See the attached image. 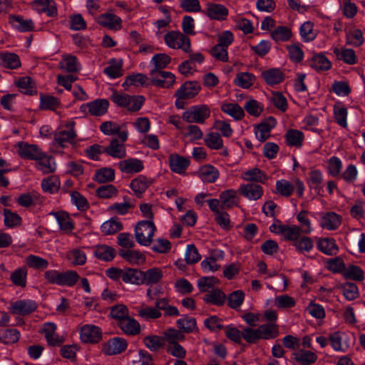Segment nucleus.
Returning a JSON list of instances; mask_svg holds the SVG:
<instances>
[{
	"instance_id": "nucleus-1",
	"label": "nucleus",
	"mask_w": 365,
	"mask_h": 365,
	"mask_svg": "<svg viewBox=\"0 0 365 365\" xmlns=\"http://www.w3.org/2000/svg\"><path fill=\"white\" fill-rule=\"evenodd\" d=\"M269 230L272 233L279 235L284 241L291 242L299 253L309 252L314 247L312 240L309 237L302 235V230L297 225L282 223L280 220L274 218V222L269 226Z\"/></svg>"
},
{
	"instance_id": "nucleus-2",
	"label": "nucleus",
	"mask_w": 365,
	"mask_h": 365,
	"mask_svg": "<svg viewBox=\"0 0 365 365\" xmlns=\"http://www.w3.org/2000/svg\"><path fill=\"white\" fill-rule=\"evenodd\" d=\"M111 101L119 107L135 112L141 108L145 98L142 96H130L125 93L113 91Z\"/></svg>"
},
{
	"instance_id": "nucleus-3",
	"label": "nucleus",
	"mask_w": 365,
	"mask_h": 365,
	"mask_svg": "<svg viewBox=\"0 0 365 365\" xmlns=\"http://www.w3.org/2000/svg\"><path fill=\"white\" fill-rule=\"evenodd\" d=\"M43 276L48 283L58 286L71 287L78 279V274L75 271L62 272L56 269H49L44 272Z\"/></svg>"
},
{
	"instance_id": "nucleus-4",
	"label": "nucleus",
	"mask_w": 365,
	"mask_h": 365,
	"mask_svg": "<svg viewBox=\"0 0 365 365\" xmlns=\"http://www.w3.org/2000/svg\"><path fill=\"white\" fill-rule=\"evenodd\" d=\"M156 231L153 220H141L135 227V237L138 244L148 247L153 242L154 234Z\"/></svg>"
},
{
	"instance_id": "nucleus-5",
	"label": "nucleus",
	"mask_w": 365,
	"mask_h": 365,
	"mask_svg": "<svg viewBox=\"0 0 365 365\" xmlns=\"http://www.w3.org/2000/svg\"><path fill=\"white\" fill-rule=\"evenodd\" d=\"M210 108L205 104L196 105L183 112L182 118L189 123L202 124L210 116Z\"/></svg>"
},
{
	"instance_id": "nucleus-6",
	"label": "nucleus",
	"mask_w": 365,
	"mask_h": 365,
	"mask_svg": "<svg viewBox=\"0 0 365 365\" xmlns=\"http://www.w3.org/2000/svg\"><path fill=\"white\" fill-rule=\"evenodd\" d=\"M294 190H296L297 196L302 198L305 187L304 182L299 178H294L292 182L285 179H281L276 182V192L282 196H290Z\"/></svg>"
},
{
	"instance_id": "nucleus-7",
	"label": "nucleus",
	"mask_w": 365,
	"mask_h": 365,
	"mask_svg": "<svg viewBox=\"0 0 365 365\" xmlns=\"http://www.w3.org/2000/svg\"><path fill=\"white\" fill-rule=\"evenodd\" d=\"M164 39L165 44L170 48L181 49L186 53L191 51L190 38L180 31H169L165 35Z\"/></svg>"
},
{
	"instance_id": "nucleus-8",
	"label": "nucleus",
	"mask_w": 365,
	"mask_h": 365,
	"mask_svg": "<svg viewBox=\"0 0 365 365\" xmlns=\"http://www.w3.org/2000/svg\"><path fill=\"white\" fill-rule=\"evenodd\" d=\"M75 121L71 120L63 124L54 135L55 143L61 147H64L65 143H72L77 137L74 129Z\"/></svg>"
},
{
	"instance_id": "nucleus-9",
	"label": "nucleus",
	"mask_w": 365,
	"mask_h": 365,
	"mask_svg": "<svg viewBox=\"0 0 365 365\" xmlns=\"http://www.w3.org/2000/svg\"><path fill=\"white\" fill-rule=\"evenodd\" d=\"M37 308L36 303L31 299H19L10 303L9 309L16 315H28Z\"/></svg>"
},
{
	"instance_id": "nucleus-10",
	"label": "nucleus",
	"mask_w": 365,
	"mask_h": 365,
	"mask_svg": "<svg viewBox=\"0 0 365 365\" xmlns=\"http://www.w3.org/2000/svg\"><path fill=\"white\" fill-rule=\"evenodd\" d=\"M329 339L336 351L346 352L351 346L350 338L345 332L334 331L329 334Z\"/></svg>"
},
{
	"instance_id": "nucleus-11",
	"label": "nucleus",
	"mask_w": 365,
	"mask_h": 365,
	"mask_svg": "<svg viewBox=\"0 0 365 365\" xmlns=\"http://www.w3.org/2000/svg\"><path fill=\"white\" fill-rule=\"evenodd\" d=\"M277 120L274 117H269L261 123L255 126V134L257 139L264 142L271 136L272 130L276 126Z\"/></svg>"
},
{
	"instance_id": "nucleus-12",
	"label": "nucleus",
	"mask_w": 365,
	"mask_h": 365,
	"mask_svg": "<svg viewBox=\"0 0 365 365\" xmlns=\"http://www.w3.org/2000/svg\"><path fill=\"white\" fill-rule=\"evenodd\" d=\"M128 346L127 341L121 337H114L108 340L103 346V351L106 355H115L124 351Z\"/></svg>"
},
{
	"instance_id": "nucleus-13",
	"label": "nucleus",
	"mask_w": 365,
	"mask_h": 365,
	"mask_svg": "<svg viewBox=\"0 0 365 365\" xmlns=\"http://www.w3.org/2000/svg\"><path fill=\"white\" fill-rule=\"evenodd\" d=\"M102 336L101 329L93 324H85L80 329V338L85 343L98 342Z\"/></svg>"
},
{
	"instance_id": "nucleus-14",
	"label": "nucleus",
	"mask_w": 365,
	"mask_h": 365,
	"mask_svg": "<svg viewBox=\"0 0 365 365\" xmlns=\"http://www.w3.org/2000/svg\"><path fill=\"white\" fill-rule=\"evenodd\" d=\"M204 13L210 19L224 21L227 19L229 11L228 9L222 4L208 2Z\"/></svg>"
},
{
	"instance_id": "nucleus-15",
	"label": "nucleus",
	"mask_w": 365,
	"mask_h": 365,
	"mask_svg": "<svg viewBox=\"0 0 365 365\" xmlns=\"http://www.w3.org/2000/svg\"><path fill=\"white\" fill-rule=\"evenodd\" d=\"M15 147L18 155L24 159L35 160L42 151L36 145L24 141L17 143Z\"/></svg>"
},
{
	"instance_id": "nucleus-16",
	"label": "nucleus",
	"mask_w": 365,
	"mask_h": 365,
	"mask_svg": "<svg viewBox=\"0 0 365 365\" xmlns=\"http://www.w3.org/2000/svg\"><path fill=\"white\" fill-rule=\"evenodd\" d=\"M36 161V168L43 174L53 173L56 170V165L54 159L41 151L40 155L34 160Z\"/></svg>"
},
{
	"instance_id": "nucleus-17",
	"label": "nucleus",
	"mask_w": 365,
	"mask_h": 365,
	"mask_svg": "<svg viewBox=\"0 0 365 365\" xmlns=\"http://www.w3.org/2000/svg\"><path fill=\"white\" fill-rule=\"evenodd\" d=\"M109 103L106 99H97L91 102L83 104L81 107L82 110H88L92 115L100 116L105 114L108 108Z\"/></svg>"
},
{
	"instance_id": "nucleus-18",
	"label": "nucleus",
	"mask_w": 365,
	"mask_h": 365,
	"mask_svg": "<svg viewBox=\"0 0 365 365\" xmlns=\"http://www.w3.org/2000/svg\"><path fill=\"white\" fill-rule=\"evenodd\" d=\"M238 191L249 200L259 199L264 192L262 187L255 183L242 184L239 187Z\"/></svg>"
},
{
	"instance_id": "nucleus-19",
	"label": "nucleus",
	"mask_w": 365,
	"mask_h": 365,
	"mask_svg": "<svg viewBox=\"0 0 365 365\" xmlns=\"http://www.w3.org/2000/svg\"><path fill=\"white\" fill-rule=\"evenodd\" d=\"M101 131L106 135L118 134L119 139L122 142L126 141L128 137V133L125 130H121L119 124L113 121H106L100 125Z\"/></svg>"
},
{
	"instance_id": "nucleus-20",
	"label": "nucleus",
	"mask_w": 365,
	"mask_h": 365,
	"mask_svg": "<svg viewBox=\"0 0 365 365\" xmlns=\"http://www.w3.org/2000/svg\"><path fill=\"white\" fill-rule=\"evenodd\" d=\"M56 324L53 322H47L43 324L40 332L43 334L48 344L56 346L63 342V337L56 333Z\"/></svg>"
},
{
	"instance_id": "nucleus-21",
	"label": "nucleus",
	"mask_w": 365,
	"mask_h": 365,
	"mask_svg": "<svg viewBox=\"0 0 365 365\" xmlns=\"http://www.w3.org/2000/svg\"><path fill=\"white\" fill-rule=\"evenodd\" d=\"M96 22L112 30H119L121 28V19L113 13H104L96 19Z\"/></svg>"
},
{
	"instance_id": "nucleus-22",
	"label": "nucleus",
	"mask_w": 365,
	"mask_h": 365,
	"mask_svg": "<svg viewBox=\"0 0 365 365\" xmlns=\"http://www.w3.org/2000/svg\"><path fill=\"white\" fill-rule=\"evenodd\" d=\"M32 8L38 13H46L48 16H57V9L54 0H35Z\"/></svg>"
},
{
	"instance_id": "nucleus-23",
	"label": "nucleus",
	"mask_w": 365,
	"mask_h": 365,
	"mask_svg": "<svg viewBox=\"0 0 365 365\" xmlns=\"http://www.w3.org/2000/svg\"><path fill=\"white\" fill-rule=\"evenodd\" d=\"M200 88V84L197 82H186L176 91L175 96L180 99L191 98L199 93Z\"/></svg>"
},
{
	"instance_id": "nucleus-24",
	"label": "nucleus",
	"mask_w": 365,
	"mask_h": 365,
	"mask_svg": "<svg viewBox=\"0 0 365 365\" xmlns=\"http://www.w3.org/2000/svg\"><path fill=\"white\" fill-rule=\"evenodd\" d=\"M150 76L153 85L163 88H170L175 82V75L169 71H159L155 75Z\"/></svg>"
},
{
	"instance_id": "nucleus-25",
	"label": "nucleus",
	"mask_w": 365,
	"mask_h": 365,
	"mask_svg": "<svg viewBox=\"0 0 365 365\" xmlns=\"http://www.w3.org/2000/svg\"><path fill=\"white\" fill-rule=\"evenodd\" d=\"M9 22L14 29L21 32L31 31L34 29V24L31 19H24L21 16H10Z\"/></svg>"
},
{
	"instance_id": "nucleus-26",
	"label": "nucleus",
	"mask_w": 365,
	"mask_h": 365,
	"mask_svg": "<svg viewBox=\"0 0 365 365\" xmlns=\"http://www.w3.org/2000/svg\"><path fill=\"white\" fill-rule=\"evenodd\" d=\"M120 256L130 264H143L146 261L145 254L137 250L120 251Z\"/></svg>"
},
{
	"instance_id": "nucleus-27",
	"label": "nucleus",
	"mask_w": 365,
	"mask_h": 365,
	"mask_svg": "<svg viewBox=\"0 0 365 365\" xmlns=\"http://www.w3.org/2000/svg\"><path fill=\"white\" fill-rule=\"evenodd\" d=\"M115 254V250L107 245H98L93 247V256L103 261L113 260Z\"/></svg>"
},
{
	"instance_id": "nucleus-28",
	"label": "nucleus",
	"mask_w": 365,
	"mask_h": 365,
	"mask_svg": "<svg viewBox=\"0 0 365 365\" xmlns=\"http://www.w3.org/2000/svg\"><path fill=\"white\" fill-rule=\"evenodd\" d=\"M120 170L127 174L140 172L143 169V162L135 158H129L118 163Z\"/></svg>"
},
{
	"instance_id": "nucleus-29",
	"label": "nucleus",
	"mask_w": 365,
	"mask_h": 365,
	"mask_svg": "<svg viewBox=\"0 0 365 365\" xmlns=\"http://www.w3.org/2000/svg\"><path fill=\"white\" fill-rule=\"evenodd\" d=\"M171 58L165 53H158L153 56L150 63L153 66V68L150 72V76L155 75L159 71L167 67L170 63Z\"/></svg>"
},
{
	"instance_id": "nucleus-30",
	"label": "nucleus",
	"mask_w": 365,
	"mask_h": 365,
	"mask_svg": "<svg viewBox=\"0 0 365 365\" xmlns=\"http://www.w3.org/2000/svg\"><path fill=\"white\" fill-rule=\"evenodd\" d=\"M292 359L299 365H311L317 360V355L311 351L299 349L292 354Z\"/></svg>"
},
{
	"instance_id": "nucleus-31",
	"label": "nucleus",
	"mask_w": 365,
	"mask_h": 365,
	"mask_svg": "<svg viewBox=\"0 0 365 365\" xmlns=\"http://www.w3.org/2000/svg\"><path fill=\"white\" fill-rule=\"evenodd\" d=\"M163 277V271L158 267H152L142 271L143 284L152 285L158 283Z\"/></svg>"
},
{
	"instance_id": "nucleus-32",
	"label": "nucleus",
	"mask_w": 365,
	"mask_h": 365,
	"mask_svg": "<svg viewBox=\"0 0 365 365\" xmlns=\"http://www.w3.org/2000/svg\"><path fill=\"white\" fill-rule=\"evenodd\" d=\"M59 68L65 72L76 73L81 70V66L76 56L63 55L59 63Z\"/></svg>"
},
{
	"instance_id": "nucleus-33",
	"label": "nucleus",
	"mask_w": 365,
	"mask_h": 365,
	"mask_svg": "<svg viewBox=\"0 0 365 365\" xmlns=\"http://www.w3.org/2000/svg\"><path fill=\"white\" fill-rule=\"evenodd\" d=\"M241 178L247 182H256L264 184L268 180V176L258 168H253L243 172Z\"/></svg>"
},
{
	"instance_id": "nucleus-34",
	"label": "nucleus",
	"mask_w": 365,
	"mask_h": 365,
	"mask_svg": "<svg viewBox=\"0 0 365 365\" xmlns=\"http://www.w3.org/2000/svg\"><path fill=\"white\" fill-rule=\"evenodd\" d=\"M18 55L10 52H0V66L9 69H16L21 66Z\"/></svg>"
},
{
	"instance_id": "nucleus-35",
	"label": "nucleus",
	"mask_w": 365,
	"mask_h": 365,
	"mask_svg": "<svg viewBox=\"0 0 365 365\" xmlns=\"http://www.w3.org/2000/svg\"><path fill=\"white\" fill-rule=\"evenodd\" d=\"M317 247L319 250L327 255H336L338 246L332 238H318Z\"/></svg>"
},
{
	"instance_id": "nucleus-36",
	"label": "nucleus",
	"mask_w": 365,
	"mask_h": 365,
	"mask_svg": "<svg viewBox=\"0 0 365 365\" xmlns=\"http://www.w3.org/2000/svg\"><path fill=\"white\" fill-rule=\"evenodd\" d=\"M121 280L126 284L133 285L143 284L142 271L134 268H124Z\"/></svg>"
},
{
	"instance_id": "nucleus-37",
	"label": "nucleus",
	"mask_w": 365,
	"mask_h": 365,
	"mask_svg": "<svg viewBox=\"0 0 365 365\" xmlns=\"http://www.w3.org/2000/svg\"><path fill=\"white\" fill-rule=\"evenodd\" d=\"M256 77L252 73L240 72L237 73L233 82L238 87L249 89L254 85Z\"/></svg>"
},
{
	"instance_id": "nucleus-38",
	"label": "nucleus",
	"mask_w": 365,
	"mask_h": 365,
	"mask_svg": "<svg viewBox=\"0 0 365 365\" xmlns=\"http://www.w3.org/2000/svg\"><path fill=\"white\" fill-rule=\"evenodd\" d=\"M222 112L233 118L236 120H240L245 116L243 108L235 103H224L221 105Z\"/></svg>"
},
{
	"instance_id": "nucleus-39",
	"label": "nucleus",
	"mask_w": 365,
	"mask_h": 365,
	"mask_svg": "<svg viewBox=\"0 0 365 365\" xmlns=\"http://www.w3.org/2000/svg\"><path fill=\"white\" fill-rule=\"evenodd\" d=\"M49 215H53L61 230L66 232H70L73 229V223L68 214L66 212H51Z\"/></svg>"
},
{
	"instance_id": "nucleus-40",
	"label": "nucleus",
	"mask_w": 365,
	"mask_h": 365,
	"mask_svg": "<svg viewBox=\"0 0 365 365\" xmlns=\"http://www.w3.org/2000/svg\"><path fill=\"white\" fill-rule=\"evenodd\" d=\"M340 224V217L335 212H327L323 215L320 220L321 227L328 230L336 229Z\"/></svg>"
},
{
	"instance_id": "nucleus-41",
	"label": "nucleus",
	"mask_w": 365,
	"mask_h": 365,
	"mask_svg": "<svg viewBox=\"0 0 365 365\" xmlns=\"http://www.w3.org/2000/svg\"><path fill=\"white\" fill-rule=\"evenodd\" d=\"M120 329L126 334L134 336L140 333V327L139 322L130 316L118 324Z\"/></svg>"
},
{
	"instance_id": "nucleus-42",
	"label": "nucleus",
	"mask_w": 365,
	"mask_h": 365,
	"mask_svg": "<svg viewBox=\"0 0 365 365\" xmlns=\"http://www.w3.org/2000/svg\"><path fill=\"white\" fill-rule=\"evenodd\" d=\"M284 138L288 145L301 148L304 140V135L299 130L289 129L287 131Z\"/></svg>"
},
{
	"instance_id": "nucleus-43",
	"label": "nucleus",
	"mask_w": 365,
	"mask_h": 365,
	"mask_svg": "<svg viewBox=\"0 0 365 365\" xmlns=\"http://www.w3.org/2000/svg\"><path fill=\"white\" fill-rule=\"evenodd\" d=\"M205 145L212 150H220L223 148V140L221 135L217 132H209L204 138Z\"/></svg>"
},
{
	"instance_id": "nucleus-44",
	"label": "nucleus",
	"mask_w": 365,
	"mask_h": 365,
	"mask_svg": "<svg viewBox=\"0 0 365 365\" xmlns=\"http://www.w3.org/2000/svg\"><path fill=\"white\" fill-rule=\"evenodd\" d=\"M138 314L141 319L145 321L156 319L162 316L161 312L155 306L153 307L144 304L138 308Z\"/></svg>"
},
{
	"instance_id": "nucleus-45",
	"label": "nucleus",
	"mask_w": 365,
	"mask_h": 365,
	"mask_svg": "<svg viewBox=\"0 0 365 365\" xmlns=\"http://www.w3.org/2000/svg\"><path fill=\"white\" fill-rule=\"evenodd\" d=\"M305 312L319 322H322L326 317V312L324 307L314 301L310 302L307 304L305 308Z\"/></svg>"
},
{
	"instance_id": "nucleus-46",
	"label": "nucleus",
	"mask_w": 365,
	"mask_h": 365,
	"mask_svg": "<svg viewBox=\"0 0 365 365\" xmlns=\"http://www.w3.org/2000/svg\"><path fill=\"white\" fill-rule=\"evenodd\" d=\"M317 31L314 28V24L310 21L304 22L299 28V34L304 42H309L316 38Z\"/></svg>"
},
{
	"instance_id": "nucleus-47",
	"label": "nucleus",
	"mask_w": 365,
	"mask_h": 365,
	"mask_svg": "<svg viewBox=\"0 0 365 365\" xmlns=\"http://www.w3.org/2000/svg\"><path fill=\"white\" fill-rule=\"evenodd\" d=\"M262 76L269 85H276L281 83L284 79V73L279 68H270L264 71Z\"/></svg>"
},
{
	"instance_id": "nucleus-48",
	"label": "nucleus",
	"mask_w": 365,
	"mask_h": 365,
	"mask_svg": "<svg viewBox=\"0 0 365 365\" xmlns=\"http://www.w3.org/2000/svg\"><path fill=\"white\" fill-rule=\"evenodd\" d=\"M310 66L317 71H327L331 66L329 59L322 54H317L312 56L309 62Z\"/></svg>"
},
{
	"instance_id": "nucleus-49",
	"label": "nucleus",
	"mask_w": 365,
	"mask_h": 365,
	"mask_svg": "<svg viewBox=\"0 0 365 365\" xmlns=\"http://www.w3.org/2000/svg\"><path fill=\"white\" fill-rule=\"evenodd\" d=\"M334 53L338 59L343 61L344 63L353 65L356 63V56L354 50L346 48H335Z\"/></svg>"
},
{
	"instance_id": "nucleus-50",
	"label": "nucleus",
	"mask_w": 365,
	"mask_h": 365,
	"mask_svg": "<svg viewBox=\"0 0 365 365\" xmlns=\"http://www.w3.org/2000/svg\"><path fill=\"white\" fill-rule=\"evenodd\" d=\"M169 163L172 171L181 174L188 167L189 160L179 155H171L169 159Z\"/></svg>"
},
{
	"instance_id": "nucleus-51",
	"label": "nucleus",
	"mask_w": 365,
	"mask_h": 365,
	"mask_svg": "<svg viewBox=\"0 0 365 365\" xmlns=\"http://www.w3.org/2000/svg\"><path fill=\"white\" fill-rule=\"evenodd\" d=\"M106 151L109 155L115 158H123L126 155L125 145L116 139L111 140Z\"/></svg>"
},
{
	"instance_id": "nucleus-52",
	"label": "nucleus",
	"mask_w": 365,
	"mask_h": 365,
	"mask_svg": "<svg viewBox=\"0 0 365 365\" xmlns=\"http://www.w3.org/2000/svg\"><path fill=\"white\" fill-rule=\"evenodd\" d=\"M334 116L336 122L343 128H346L347 123V109L340 103H336L333 108Z\"/></svg>"
},
{
	"instance_id": "nucleus-53",
	"label": "nucleus",
	"mask_w": 365,
	"mask_h": 365,
	"mask_svg": "<svg viewBox=\"0 0 365 365\" xmlns=\"http://www.w3.org/2000/svg\"><path fill=\"white\" fill-rule=\"evenodd\" d=\"M199 175L205 182H214L219 177V172L212 165H205L200 170Z\"/></svg>"
},
{
	"instance_id": "nucleus-54",
	"label": "nucleus",
	"mask_w": 365,
	"mask_h": 365,
	"mask_svg": "<svg viewBox=\"0 0 365 365\" xmlns=\"http://www.w3.org/2000/svg\"><path fill=\"white\" fill-rule=\"evenodd\" d=\"M122 60H112L104 69V73L110 78H116L123 75Z\"/></svg>"
},
{
	"instance_id": "nucleus-55",
	"label": "nucleus",
	"mask_w": 365,
	"mask_h": 365,
	"mask_svg": "<svg viewBox=\"0 0 365 365\" xmlns=\"http://www.w3.org/2000/svg\"><path fill=\"white\" fill-rule=\"evenodd\" d=\"M259 339H269L279 335L278 327L275 324H262L258 327Z\"/></svg>"
},
{
	"instance_id": "nucleus-56",
	"label": "nucleus",
	"mask_w": 365,
	"mask_h": 365,
	"mask_svg": "<svg viewBox=\"0 0 365 365\" xmlns=\"http://www.w3.org/2000/svg\"><path fill=\"white\" fill-rule=\"evenodd\" d=\"M292 31L287 26H277L272 32V38L276 42L287 41L292 38Z\"/></svg>"
},
{
	"instance_id": "nucleus-57",
	"label": "nucleus",
	"mask_w": 365,
	"mask_h": 365,
	"mask_svg": "<svg viewBox=\"0 0 365 365\" xmlns=\"http://www.w3.org/2000/svg\"><path fill=\"white\" fill-rule=\"evenodd\" d=\"M110 315L118 321V324L129 317L128 308L123 304H118L110 308Z\"/></svg>"
},
{
	"instance_id": "nucleus-58",
	"label": "nucleus",
	"mask_w": 365,
	"mask_h": 365,
	"mask_svg": "<svg viewBox=\"0 0 365 365\" xmlns=\"http://www.w3.org/2000/svg\"><path fill=\"white\" fill-rule=\"evenodd\" d=\"M343 274L346 278L355 281H363L364 274L363 270L358 266L350 264L343 270Z\"/></svg>"
},
{
	"instance_id": "nucleus-59",
	"label": "nucleus",
	"mask_w": 365,
	"mask_h": 365,
	"mask_svg": "<svg viewBox=\"0 0 365 365\" xmlns=\"http://www.w3.org/2000/svg\"><path fill=\"white\" fill-rule=\"evenodd\" d=\"M10 279L16 286L24 287L26 285L27 270L24 267H20L14 270L11 274Z\"/></svg>"
},
{
	"instance_id": "nucleus-60",
	"label": "nucleus",
	"mask_w": 365,
	"mask_h": 365,
	"mask_svg": "<svg viewBox=\"0 0 365 365\" xmlns=\"http://www.w3.org/2000/svg\"><path fill=\"white\" fill-rule=\"evenodd\" d=\"M17 202L19 205H31L41 204L42 200L40 195L36 192L24 193L19 197Z\"/></svg>"
},
{
	"instance_id": "nucleus-61",
	"label": "nucleus",
	"mask_w": 365,
	"mask_h": 365,
	"mask_svg": "<svg viewBox=\"0 0 365 365\" xmlns=\"http://www.w3.org/2000/svg\"><path fill=\"white\" fill-rule=\"evenodd\" d=\"M68 260L73 265H83L86 262V253L78 249L70 250L67 254Z\"/></svg>"
},
{
	"instance_id": "nucleus-62",
	"label": "nucleus",
	"mask_w": 365,
	"mask_h": 365,
	"mask_svg": "<svg viewBox=\"0 0 365 365\" xmlns=\"http://www.w3.org/2000/svg\"><path fill=\"white\" fill-rule=\"evenodd\" d=\"M25 263L31 268L43 269L48 267V262L41 257L31 255L25 259Z\"/></svg>"
},
{
	"instance_id": "nucleus-63",
	"label": "nucleus",
	"mask_w": 365,
	"mask_h": 365,
	"mask_svg": "<svg viewBox=\"0 0 365 365\" xmlns=\"http://www.w3.org/2000/svg\"><path fill=\"white\" fill-rule=\"evenodd\" d=\"M274 305L278 309H289L296 305V300L294 297L288 294H282L275 297Z\"/></svg>"
},
{
	"instance_id": "nucleus-64",
	"label": "nucleus",
	"mask_w": 365,
	"mask_h": 365,
	"mask_svg": "<svg viewBox=\"0 0 365 365\" xmlns=\"http://www.w3.org/2000/svg\"><path fill=\"white\" fill-rule=\"evenodd\" d=\"M130 365H153L150 355L143 350H139L133 356V359L130 362Z\"/></svg>"
}]
</instances>
